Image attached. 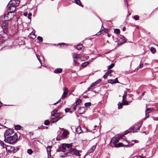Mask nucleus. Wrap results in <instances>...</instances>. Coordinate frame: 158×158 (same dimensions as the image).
Returning <instances> with one entry per match:
<instances>
[{
	"label": "nucleus",
	"mask_w": 158,
	"mask_h": 158,
	"mask_svg": "<svg viewBox=\"0 0 158 158\" xmlns=\"http://www.w3.org/2000/svg\"><path fill=\"white\" fill-rule=\"evenodd\" d=\"M72 146V143L62 144V145L60 147V151L63 152H65L67 150H68L69 151L68 152L64 154V156L63 157H65L73 155H75L79 157L81 155L79 151L75 149L72 148L71 147Z\"/></svg>",
	"instance_id": "nucleus-1"
},
{
	"label": "nucleus",
	"mask_w": 158,
	"mask_h": 158,
	"mask_svg": "<svg viewBox=\"0 0 158 158\" xmlns=\"http://www.w3.org/2000/svg\"><path fill=\"white\" fill-rule=\"evenodd\" d=\"M121 138V137H118L115 136L114 137H113L111 139L110 143L111 145L115 147H121L123 146V145L121 143H117L118 142L119 139Z\"/></svg>",
	"instance_id": "nucleus-2"
},
{
	"label": "nucleus",
	"mask_w": 158,
	"mask_h": 158,
	"mask_svg": "<svg viewBox=\"0 0 158 158\" xmlns=\"http://www.w3.org/2000/svg\"><path fill=\"white\" fill-rule=\"evenodd\" d=\"M17 139V136L15 134L12 136L5 138V141L10 144H12L15 142Z\"/></svg>",
	"instance_id": "nucleus-3"
},
{
	"label": "nucleus",
	"mask_w": 158,
	"mask_h": 158,
	"mask_svg": "<svg viewBox=\"0 0 158 158\" xmlns=\"http://www.w3.org/2000/svg\"><path fill=\"white\" fill-rule=\"evenodd\" d=\"M6 151L8 153L14 152H16L17 150H15V148L14 146L10 145H5Z\"/></svg>",
	"instance_id": "nucleus-4"
},
{
	"label": "nucleus",
	"mask_w": 158,
	"mask_h": 158,
	"mask_svg": "<svg viewBox=\"0 0 158 158\" xmlns=\"http://www.w3.org/2000/svg\"><path fill=\"white\" fill-rule=\"evenodd\" d=\"M73 62H74V65L76 66L77 65V61L79 59V54L76 53H72V54Z\"/></svg>",
	"instance_id": "nucleus-5"
},
{
	"label": "nucleus",
	"mask_w": 158,
	"mask_h": 158,
	"mask_svg": "<svg viewBox=\"0 0 158 158\" xmlns=\"http://www.w3.org/2000/svg\"><path fill=\"white\" fill-rule=\"evenodd\" d=\"M20 0H12L9 2L10 5L15 6H18L19 4Z\"/></svg>",
	"instance_id": "nucleus-6"
},
{
	"label": "nucleus",
	"mask_w": 158,
	"mask_h": 158,
	"mask_svg": "<svg viewBox=\"0 0 158 158\" xmlns=\"http://www.w3.org/2000/svg\"><path fill=\"white\" fill-rule=\"evenodd\" d=\"M8 9L10 11L7 13V15H9L10 14H13L16 8L15 6L10 5Z\"/></svg>",
	"instance_id": "nucleus-7"
},
{
	"label": "nucleus",
	"mask_w": 158,
	"mask_h": 158,
	"mask_svg": "<svg viewBox=\"0 0 158 158\" xmlns=\"http://www.w3.org/2000/svg\"><path fill=\"white\" fill-rule=\"evenodd\" d=\"M14 133L13 131L11 129H7L4 132V137H9Z\"/></svg>",
	"instance_id": "nucleus-8"
},
{
	"label": "nucleus",
	"mask_w": 158,
	"mask_h": 158,
	"mask_svg": "<svg viewBox=\"0 0 158 158\" xmlns=\"http://www.w3.org/2000/svg\"><path fill=\"white\" fill-rule=\"evenodd\" d=\"M117 40L120 44L125 42L126 41L125 38L123 35H120L119 36H118Z\"/></svg>",
	"instance_id": "nucleus-9"
},
{
	"label": "nucleus",
	"mask_w": 158,
	"mask_h": 158,
	"mask_svg": "<svg viewBox=\"0 0 158 158\" xmlns=\"http://www.w3.org/2000/svg\"><path fill=\"white\" fill-rule=\"evenodd\" d=\"M14 15H12V14H10L9 15H7V13L3 15V17L4 18L5 20H9L11 19L14 17Z\"/></svg>",
	"instance_id": "nucleus-10"
},
{
	"label": "nucleus",
	"mask_w": 158,
	"mask_h": 158,
	"mask_svg": "<svg viewBox=\"0 0 158 158\" xmlns=\"http://www.w3.org/2000/svg\"><path fill=\"white\" fill-rule=\"evenodd\" d=\"M69 132L66 130H64V132L62 134L61 138L62 139H64L67 137V136L69 135Z\"/></svg>",
	"instance_id": "nucleus-11"
},
{
	"label": "nucleus",
	"mask_w": 158,
	"mask_h": 158,
	"mask_svg": "<svg viewBox=\"0 0 158 158\" xmlns=\"http://www.w3.org/2000/svg\"><path fill=\"white\" fill-rule=\"evenodd\" d=\"M61 117L60 116L55 117L54 118H52L50 122L51 123H54L58 121L60 118Z\"/></svg>",
	"instance_id": "nucleus-12"
},
{
	"label": "nucleus",
	"mask_w": 158,
	"mask_h": 158,
	"mask_svg": "<svg viewBox=\"0 0 158 158\" xmlns=\"http://www.w3.org/2000/svg\"><path fill=\"white\" fill-rule=\"evenodd\" d=\"M126 141L127 142V144H126V145H123V146H128L130 144L131 145H133L134 143H138L139 142V141L136 140H135L131 141L132 142H133L134 143H132V142L129 143V142H127V140H126Z\"/></svg>",
	"instance_id": "nucleus-13"
},
{
	"label": "nucleus",
	"mask_w": 158,
	"mask_h": 158,
	"mask_svg": "<svg viewBox=\"0 0 158 158\" xmlns=\"http://www.w3.org/2000/svg\"><path fill=\"white\" fill-rule=\"evenodd\" d=\"M68 89L67 88H65L64 89V92L63 93V94L62 95V98H65L66 97L67 94H68Z\"/></svg>",
	"instance_id": "nucleus-14"
},
{
	"label": "nucleus",
	"mask_w": 158,
	"mask_h": 158,
	"mask_svg": "<svg viewBox=\"0 0 158 158\" xmlns=\"http://www.w3.org/2000/svg\"><path fill=\"white\" fill-rule=\"evenodd\" d=\"M108 82L112 84L119 83L118 80L117 78H116L114 80H108Z\"/></svg>",
	"instance_id": "nucleus-15"
},
{
	"label": "nucleus",
	"mask_w": 158,
	"mask_h": 158,
	"mask_svg": "<svg viewBox=\"0 0 158 158\" xmlns=\"http://www.w3.org/2000/svg\"><path fill=\"white\" fill-rule=\"evenodd\" d=\"M143 123L142 122H141L140 123V126H138L137 127V128H135V129H134V127H132L131 128V129H133V132H137L138 131V130H139V128H140V126H141V125H142V124Z\"/></svg>",
	"instance_id": "nucleus-16"
},
{
	"label": "nucleus",
	"mask_w": 158,
	"mask_h": 158,
	"mask_svg": "<svg viewBox=\"0 0 158 158\" xmlns=\"http://www.w3.org/2000/svg\"><path fill=\"white\" fill-rule=\"evenodd\" d=\"M51 115L52 116L56 117L59 116V114L57 112V111L53 110L52 112Z\"/></svg>",
	"instance_id": "nucleus-17"
},
{
	"label": "nucleus",
	"mask_w": 158,
	"mask_h": 158,
	"mask_svg": "<svg viewBox=\"0 0 158 158\" xmlns=\"http://www.w3.org/2000/svg\"><path fill=\"white\" fill-rule=\"evenodd\" d=\"M96 146L95 145L93 146L88 151V153L89 154L92 152L95 149Z\"/></svg>",
	"instance_id": "nucleus-18"
},
{
	"label": "nucleus",
	"mask_w": 158,
	"mask_h": 158,
	"mask_svg": "<svg viewBox=\"0 0 158 158\" xmlns=\"http://www.w3.org/2000/svg\"><path fill=\"white\" fill-rule=\"evenodd\" d=\"M62 71V69L61 68H57L54 71V73H60Z\"/></svg>",
	"instance_id": "nucleus-19"
},
{
	"label": "nucleus",
	"mask_w": 158,
	"mask_h": 158,
	"mask_svg": "<svg viewBox=\"0 0 158 158\" xmlns=\"http://www.w3.org/2000/svg\"><path fill=\"white\" fill-rule=\"evenodd\" d=\"M101 81V79H99L98 80L94 82L93 83H92L91 85V87H93L95 85L98 84L99 82H100Z\"/></svg>",
	"instance_id": "nucleus-20"
},
{
	"label": "nucleus",
	"mask_w": 158,
	"mask_h": 158,
	"mask_svg": "<svg viewBox=\"0 0 158 158\" xmlns=\"http://www.w3.org/2000/svg\"><path fill=\"white\" fill-rule=\"evenodd\" d=\"M152 110L151 109H146L145 111V115L146 117L144 119H146V118H148L149 117L148 113L151 111H152Z\"/></svg>",
	"instance_id": "nucleus-21"
},
{
	"label": "nucleus",
	"mask_w": 158,
	"mask_h": 158,
	"mask_svg": "<svg viewBox=\"0 0 158 158\" xmlns=\"http://www.w3.org/2000/svg\"><path fill=\"white\" fill-rule=\"evenodd\" d=\"M51 147L52 146H48L47 147V150L48 155H49L50 154H51Z\"/></svg>",
	"instance_id": "nucleus-22"
},
{
	"label": "nucleus",
	"mask_w": 158,
	"mask_h": 158,
	"mask_svg": "<svg viewBox=\"0 0 158 158\" xmlns=\"http://www.w3.org/2000/svg\"><path fill=\"white\" fill-rule=\"evenodd\" d=\"M75 2V3L76 4L81 6L82 7H83V6L82 5V4L80 0H74Z\"/></svg>",
	"instance_id": "nucleus-23"
},
{
	"label": "nucleus",
	"mask_w": 158,
	"mask_h": 158,
	"mask_svg": "<svg viewBox=\"0 0 158 158\" xmlns=\"http://www.w3.org/2000/svg\"><path fill=\"white\" fill-rule=\"evenodd\" d=\"M2 27L3 29V31H4V32H5L4 31V30H5L7 28V24L6 23H3L2 24Z\"/></svg>",
	"instance_id": "nucleus-24"
},
{
	"label": "nucleus",
	"mask_w": 158,
	"mask_h": 158,
	"mask_svg": "<svg viewBox=\"0 0 158 158\" xmlns=\"http://www.w3.org/2000/svg\"><path fill=\"white\" fill-rule=\"evenodd\" d=\"M127 94V91H124V94L123 96V101H124V99H125L126 98V96Z\"/></svg>",
	"instance_id": "nucleus-25"
},
{
	"label": "nucleus",
	"mask_w": 158,
	"mask_h": 158,
	"mask_svg": "<svg viewBox=\"0 0 158 158\" xmlns=\"http://www.w3.org/2000/svg\"><path fill=\"white\" fill-rule=\"evenodd\" d=\"M83 47V46L82 44H78L76 47V48L78 50H79L81 49Z\"/></svg>",
	"instance_id": "nucleus-26"
},
{
	"label": "nucleus",
	"mask_w": 158,
	"mask_h": 158,
	"mask_svg": "<svg viewBox=\"0 0 158 158\" xmlns=\"http://www.w3.org/2000/svg\"><path fill=\"white\" fill-rule=\"evenodd\" d=\"M89 64V61H86L82 64L81 66L83 68L85 67H86V65H88Z\"/></svg>",
	"instance_id": "nucleus-27"
},
{
	"label": "nucleus",
	"mask_w": 158,
	"mask_h": 158,
	"mask_svg": "<svg viewBox=\"0 0 158 158\" xmlns=\"http://www.w3.org/2000/svg\"><path fill=\"white\" fill-rule=\"evenodd\" d=\"M123 104L122 103H120V102H119L118 104V109H121L123 107Z\"/></svg>",
	"instance_id": "nucleus-28"
},
{
	"label": "nucleus",
	"mask_w": 158,
	"mask_h": 158,
	"mask_svg": "<svg viewBox=\"0 0 158 158\" xmlns=\"http://www.w3.org/2000/svg\"><path fill=\"white\" fill-rule=\"evenodd\" d=\"M114 32L116 34H118L120 33V30L118 29H115L114 30Z\"/></svg>",
	"instance_id": "nucleus-29"
},
{
	"label": "nucleus",
	"mask_w": 158,
	"mask_h": 158,
	"mask_svg": "<svg viewBox=\"0 0 158 158\" xmlns=\"http://www.w3.org/2000/svg\"><path fill=\"white\" fill-rule=\"evenodd\" d=\"M114 63H112L111 64L108 66V69L109 70L110 69H112L114 66Z\"/></svg>",
	"instance_id": "nucleus-30"
},
{
	"label": "nucleus",
	"mask_w": 158,
	"mask_h": 158,
	"mask_svg": "<svg viewBox=\"0 0 158 158\" xmlns=\"http://www.w3.org/2000/svg\"><path fill=\"white\" fill-rule=\"evenodd\" d=\"M151 52L153 53H155L156 50L155 48L153 47H151L150 49Z\"/></svg>",
	"instance_id": "nucleus-31"
},
{
	"label": "nucleus",
	"mask_w": 158,
	"mask_h": 158,
	"mask_svg": "<svg viewBox=\"0 0 158 158\" xmlns=\"http://www.w3.org/2000/svg\"><path fill=\"white\" fill-rule=\"evenodd\" d=\"M37 39L39 40V41L40 42H42L43 41V38L41 37L40 36H38L37 37Z\"/></svg>",
	"instance_id": "nucleus-32"
},
{
	"label": "nucleus",
	"mask_w": 158,
	"mask_h": 158,
	"mask_svg": "<svg viewBox=\"0 0 158 158\" xmlns=\"http://www.w3.org/2000/svg\"><path fill=\"white\" fill-rule=\"evenodd\" d=\"M91 105V103L90 102L85 103V106L86 107H87L90 106Z\"/></svg>",
	"instance_id": "nucleus-33"
},
{
	"label": "nucleus",
	"mask_w": 158,
	"mask_h": 158,
	"mask_svg": "<svg viewBox=\"0 0 158 158\" xmlns=\"http://www.w3.org/2000/svg\"><path fill=\"white\" fill-rule=\"evenodd\" d=\"M81 102V100L80 99H79L76 101V105H79Z\"/></svg>",
	"instance_id": "nucleus-34"
},
{
	"label": "nucleus",
	"mask_w": 158,
	"mask_h": 158,
	"mask_svg": "<svg viewBox=\"0 0 158 158\" xmlns=\"http://www.w3.org/2000/svg\"><path fill=\"white\" fill-rule=\"evenodd\" d=\"M81 110L82 109H78V110L77 111L78 113L80 114H82L85 112L84 110H83V111H81Z\"/></svg>",
	"instance_id": "nucleus-35"
},
{
	"label": "nucleus",
	"mask_w": 158,
	"mask_h": 158,
	"mask_svg": "<svg viewBox=\"0 0 158 158\" xmlns=\"http://www.w3.org/2000/svg\"><path fill=\"white\" fill-rule=\"evenodd\" d=\"M0 144L1 146L2 147V148H5V145L3 142L0 141Z\"/></svg>",
	"instance_id": "nucleus-36"
},
{
	"label": "nucleus",
	"mask_w": 158,
	"mask_h": 158,
	"mask_svg": "<svg viewBox=\"0 0 158 158\" xmlns=\"http://www.w3.org/2000/svg\"><path fill=\"white\" fill-rule=\"evenodd\" d=\"M15 128L16 130H19L21 128V126L19 125H17L15 126Z\"/></svg>",
	"instance_id": "nucleus-37"
},
{
	"label": "nucleus",
	"mask_w": 158,
	"mask_h": 158,
	"mask_svg": "<svg viewBox=\"0 0 158 158\" xmlns=\"http://www.w3.org/2000/svg\"><path fill=\"white\" fill-rule=\"evenodd\" d=\"M27 152L28 154L31 155L32 152V151L31 149H28L27 150Z\"/></svg>",
	"instance_id": "nucleus-38"
},
{
	"label": "nucleus",
	"mask_w": 158,
	"mask_h": 158,
	"mask_svg": "<svg viewBox=\"0 0 158 158\" xmlns=\"http://www.w3.org/2000/svg\"><path fill=\"white\" fill-rule=\"evenodd\" d=\"M36 56L37 57V59H38V60L39 61L40 63L41 64H42V62H41V60H40V57L38 55H37V54H36Z\"/></svg>",
	"instance_id": "nucleus-39"
},
{
	"label": "nucleus",
	"mask_w": 158,
	"mask_h": 158,
	"mask_svg": "<svg viewBox=\"0 0 158 158\" xmlns=\"http://www.w3.org/2000/svg\"><path fill=\"white\" fill-rule=\"evenodd\" d=\"M49 123V121L48 120H46L44 123V124L45 125H48Z\"/></svg>",
	"instance_id": "nucleus-40"
},
{
	"label": "nucleus",
	"mask_w": 158,
	"mask_h": 158,
	"mask_svg": "<svg viewBox=\"0 0 158 158\" xmlns=\"http://www.w3.org/2000/svg\"><path fill=\"white\" fill-rule=\"evenodd\" d=\"M123 101V102L122 103L123 105H127L128 104V102L127 101H125L124 100Z\"/></svg>",
	"instance_id": "nucleus-41"
},
{
	"label": "nucleus",
	"mask_w": 158,
	"mask_h": 158,
	"mask_svg": "<svg viewBox=\"0 0 158 158\" xmlns=\"http://www.w3.org/2000/svg\"><path fill=\"white\" fill-rule=\"evenodd\" d=\"M134 18L136 20H138L139 19V16L138 15H135L134 16Z\"/></svg>",
	"instance_id": "nucleus-42"
},
{
	"label": "nucleus",
	"mask_w": 158,
	"mask_h": 158,
	"mask_svg": "<svg viewBox=\"0 0 158 158\" xmlns=\"http://www.w3.org/2000/svg\"><path fill=\"white\" fill-rule=\"evenodd\" d=\"M56 139L58 141H59V140H61V139H61V137H58V136H57L56 138Z\"/></svg>",
	"instance_id": "nucleus-43"
},
{
	"label": "nucleus",
	"mask_w": 158,
	"mask_h": 158,
	"mask_svg": "<svg viewBox=\"0 0 158 158\" xmlns=\"http://www.w3.org/2000/svg\"><path fill=\"white\" fill-rule=\"evenodd\" d=\"M143 64H140L139 66H138L137 68L138 69H139L140 68H141L143 67Z\"/></svg>",
	"instance_id": "nucleus-44"
},
{
	"label": "nucleus",
	"mask_w": 158,
	"mask_h": 158,
	"mask_svg": "<svg viewBox=\"0 0 158 158\" xmlns=\"http://www.w3.org/2000/svg\"><path fill=\"white\" fill-rule=\"evenodd\" d=\"M133 158H144V157L141 156H135Z\"/></svg>",
	"instance_id": "nucleus-45"
},
{
	"label": "nucleus",
	"mask_w": 158,
	"mask_h": 158,
	"mask_svg": "<svg viewBox=\"0 0 158 158\" xmlns=\"http://www.w3.org/2000/svg\"><path fill=\"white\" fill-rule=\"evenodd\" d=\"M106 75H107V76H112V74L110 73H108V71L107 72V73H106Z\"/></svg>",
	"instance_id": "nucleus-46"
},
{
	"label": "nucleus",
	"mask_w": 158,
	"mask_h": 158,
	"mask_svg": "<svg viewBox=\"0 0 158 158\" xmlns=\"http://www.w3.org/2000/svg\"><path fill=\"white\" fill-rule=\"evenodd\" d=\"M131 131V130L130 131V130L126 131L125 132V134H127Z\"/></svg>",
	"instance_id": "nucleus-47"
},
{
	"label": "nucleus",
	"mask_w": 158,
	"mask_h": 158,
	"mask_svg": "<svg viewBox=\"0 0 158 158\" xmlns=\"http://www.w3.org/2000/svg\"><path fill=\"white\" fill-rule=\"evenodd\" d=\"M67 45V44H65L64 43H62L61 44H59L58 45Z\"/></svg>",
	"instance_id": "nucleus-48"
},
{
	"label": "nucleus",
	"mask_w": 158,
	"mask_h": 158,
	"mask_svg": "<svg viewBox=\"0 0 158 158\" xmlns=\"http://www.w3.org/2000/svg\"><path fill=\"white\" fill-rule=\"evenodd\" d=\"M107 75H106V73L103 76V78H104V79H105L107 77Z\"/></svg>",
	"instance_id": "nucleus-49"
},
{
	"label": "nucleus",
	"mask_w": 158,
	"mask_h": 158,
	"mask_svg": "<svg viewBox=\"0 0 158 158\" xmlns=\"http://www.w3.org/2000/svg\"><path fill=\"white\" fill-rule=\"evenodd\" d=\"M108 29H105L104 32L106 33H107L108 32Z\"/></svg>",
	"instance_id": "nucleus-50"
},
{
	"label": "nucleus",
	"mask_w": 158,
	"mask_h": 158,
	"mask_svg": "<svg viewBox=\"0 0 158 158\" xmlns=\"http://www.w3.org/2000/svg\"><path fill=\"white\" fill-rule=\"evenodd\" d=\"M104 29V27L102 25V27H101V30H100V32H101L102 31H103V29Z\"/></svg>",
	"instance_id": "nucleus-51"
},
{
	"label": "nucleus",
	"mask_w": 158,
	"mask_h": 158,
	"mask_svg": "<svg viewBox=\"0 0 158 158\" xmlns=\"http://www.w3.org/2000/svg\"><path fill=\"white\" fill-rule=\"evenodd\" d=\"M113 72V70H110L108 71V73H109L111 74V73Z\"/></svg>",
	"instance_id": "nucleus-52"
},
{
	"label": "nucleus",
	"mask_w": 158,
	"mask_h": 158,
	"mask_svg": "<svg viewBox=\"0 0 158 158\" xmlns=\"http://www.w3.org/2000/svg\"><path fill=\"white\" fill-rule=\"evenodd\" d=\"M27 14H28L27 13H24L23 14V15L24 16H26L27 15Z\"/></svg>",
	"instance_id": "nucleus-53"
},
{
	"label": "nucleus",
	"mask_w": 158,
	"mask_h": 158,
	"mask_svg": "<svg viewBox=\"0 0 158 158\" xmlns=\"http://www.w3.org/2000/svg\"><path fill=\"white\" fill-rule=\"evenodd\" d=\"M70 110V109H65V111L66 112H68Z\"/></svg>",
	"instance_id": "nucleus-54"
},
{
	"label": "nucleus",
	"mask_w": 158,
	"mask_h": 158,
	"mask_svg": "<svg viewBox=\"0 0 158 158\" xmlns=\"http://www.w3.org/2000/svg\"><path fill=\"white\" fill-rule=\"evenodd\" d=\"M3 105V104L2 102L0 101V108Z\"/></svg>",
	"instance_id": "nucleus-55"
},
{
	"label": "nucleus",
	"mask_w": 158,
	"mask_h": 158,
	"mask_svg": "<svg viewBox=\"0 0 158 158\" xmlns=\"http://www.w3.org/2000/svg\"><path fill=\"white\" fill-rule=\"evenodd\" d=\"M81 128L80 127H78L77 128V129H76V131L77 132H78V130H79V129H80L81 130Z\"/></svg>",
	"instance_id": "nucleus-56"
},
{
	"label": "nucleus",
	"mask_w": 158,
	"mask_h": 158,
	"mask_svg": "<svg viewBox=\"0 0 158 158\" xmlns=\"http://www.w3.org/2000/svg\"><path fill=\"white\" fill-rule=\"evenodd\" d=\"M92 87H91V85L90 86V87H89L88 89V90H90V89H91L92 88Z\"/></svg>",
	"instance_id": "nucleus-57"
},
{
	"label": "nucleus",
	"mask_w": 158,
	"mask_h": 158,
	"mask_svg": "<svg viewBox=\"0 0 158 158\" xmlns=\"http://www.w3.org/2000/svg\"><path fill=\"white\" fill-rule=\"evenodd\" d=\"M32 15V14L31 13H29L28 14V15H29V16H31Z\"/></svg>",
	"instance_id": "nucleus-58"
},
{
	"label": "nucleus",
	"mask_w": 158,
	"mask_h": 158,
	"mask_svg": "<svg viewBox=\"0 0 158 158\" xmlns=\"http://www.w3.org/2000/svg\"><path fill=\"white\" fill-rule=\"evenodd\" d=\"M60 99H60L59 100H58V101H57V102H56V103H54V104H57V103H58L60 102Z\"/></svg>",
	"instance_id": "nucleus-59"
},
{
	"label": "nucleus",
	"mask_w": 158,
	"mask_h": 158,
	"mask_svg": "<svg viewBox=\"0 0 158 158\" xmlns=\"http://www.w3.org/2000/svg\"><path fill=\"white\" fill-rule=\"evenodd\" d=\"M51 154H50L49 155H48V158H51Z\"/></svg>",
	"instance_id": "nucleus-60"
},
{
	"label": "nucleus",
	"mask_w": 158,
	"mask_h": 158,
	"mask_svg": "<svg viewBox=\"0 0 158 158\" xmlns=\"http://www.w3.org/2000/svg\"><path fill=\"white\" fill-rule=\"evenodd\" d=\"M126 28L125 27H123V31H124L126 30Z\"/></svg>",
	"instance_id": "nucleus-61"
},
{
	"label": "nucleus",
	"mask_w": 158,
	"mask_h": 158,
	"mask_svg": "<svg viewBox=\"0 0 158 158\" xmlns=\"http://www.w3.org/2000/svg\"><path fill=\"white\" fill-rule=\"evenodd\" d=\"M83 97L84 98H87V96L86 95H84V96Z\"/></svg>",
	"instance_id": "nucleus-62"
},
{
	"label": "nucleus",
	"mask_w": 158,
	"mask_h": 158,
	"mask_svg": "<svg viewBox=\"0 0 158 158\" xmlns=\"http://www.w3.org/2000/svg\"><path fill=\"white\" fill-rule=\"evenodd\" d=\"M28 18H29V19H30V20H31V16H29V15H28Z\"/></svg>",
	"instance_id": "nucleus-63"
},
{
	"label": "nucleus",
	"mask_w": 158,
	"mask_h": 158,
	"mask_svg": "<svg viewBox=\"0 0 158 158\" xmlns=\"http://www.w3.org/2000/svg\"><path fill=\"white\" fill-rule=\"evenodd\" d=\"M95 59H96V58L91 59L92 60L91 61H92L93 60H95Z\"/></svg>",
	"instance_id": "nucleus-64"
}]
</instances>
